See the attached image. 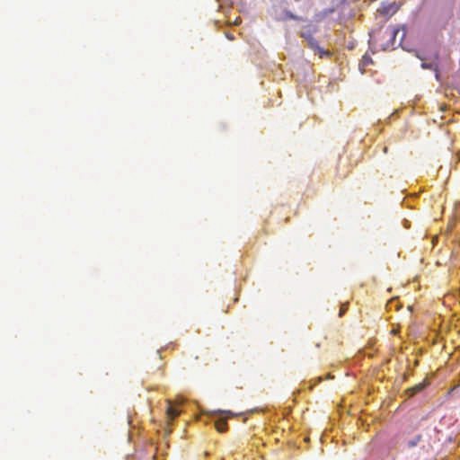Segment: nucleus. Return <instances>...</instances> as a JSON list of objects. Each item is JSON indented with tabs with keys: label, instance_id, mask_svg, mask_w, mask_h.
<instances>
[{
	"label": "nucleus",
	"instance_id": "8",
	"mask_svg": "<svg viewBox=\"0 0 460 460\" xmlns=\"http://www.w3.org/2000/svg\"><path fill=\"white\" fill-rule=\"evenodd\" d=\"M361 63L364 65V66H367L368 64L372 63V59L370 57L368 56H364L362 60H361Z\"/></svg>",
	"mask_w": 460,
	"mask_h": 460
},
{
	"label": "nucleus",
	"instance_id": "4",
	"mask_svg": "<svg viewBox=\"0 0 460 460\" xmlns=\"http://www.w3.org/2000/svg\"><path fill=\"white\" fill-rule=\"evenodd\" d=\"M215 427H216L217 431L225 432L226 430V429H227L226 420L225 418H219L215 422Z\"/></svg>",
	"mask_w": 460,
	"mask_h": 460
},
{
	"label": "nucleus",
	"instance_id": "6",
	"mask_svg": "<svg viewBox=\"0 0 460 460\" xmlns=\"http://www.w3.org/2000/svg\"><path fill=\"white\" fill-rule=\"evenodd\" d=\"M284 19H292V20H296V21H303V18L302 17H299L297 15H295L293 14L291 12L289 11H286L285 12V18Z\"/></svg>",
	"mask_w": 460,
	"mask_h": 460
},
{
	"label": "nucleus",
	"instance_id": "2",
	"mask_svg": "<svg viewBox=\"0 0 460 460\" xmlns=\"http://www.w3.org/2000/svg\"><path fill=\"white\" fill-rule=\"evenodd\" d=\"M302 36L307 40V41L312 49H319L320 57H323V54L328 55L327 52H324L320 49V47L318 46V42L310 34L305 35V34L302 33Z\"/></svg>",
	"mask_w": 460,
	"mask_h": 460
},
{
	"label": "nucleus",
	"instance_id": "5",
	"mask_svg": "<svg viewBox=\"0 0 460 460\" xmlns=\"http://www.w3.org/2000/svg\"><path fill=\"white\" fill-rule=\"evenodd\" d=\"M398 33H399V29L395 28V27H388L385 31V34L386 36L390 37L394 41Z\"/></svg>",
	"mask_w": 460,
	"mask_h": 460
},
{
	"label": "nucleus",
	"instance_id": "9",
	"mask_svg": "<svg viewBox=\"0 0 460 460\" xmlns=\"http://www.w3.org/2000/svg\"><path fill=\"white\" fill-rule=\"evenodd\" d=\"M348 306L347 305H342L340 309V316H342L343 314L346 312Z\"/></svg>",
	"mask_w": 460,
	"mask_h": 460
},
{
	"label": "nucleus",
	"instance_id": "1",
	"mask_svg": "<svg viewBox=\"0 0 460 460\" xmlns=\"http://www.w3.org/2000/svg\"><path fill=\"white\" fill-rule=\"evenodd\" d=\"M165 411L168 422L173 420L180 414V411L171 401H167V407Z\"/></svg>",
	"mask_w": 460,
	"mask_h": 460
},
{
	"label": "nucleus",
	"instance_id": "7",
	"mask_svg": "<svg viewBox=\"0 0 460 460\" xmlns=\"http://www.w3.org/2000/svg\"><path fill=\"white\" fill-rule=\"evenodd\" d=\"M420 440V436L417 437V438H416L415 439H413V440H410V441L408 442V446H409L410 447H415V446L418 444V442H419Z\"/></svg>",
	"mask_w": 460,
	"mask_h": 460
},
{
	"label": "nucleus",
	"instance_id": "3",
	"mask_svg": "<svg viewBox=\"0 0 460 460\" xmlns=\"http://www.w3.org/2000/svg\"><path fill=\"white\" fill-rule=\"evenodd\" d=\"M426 383L422 382V383H420L411 388H409L407 390V393L409 394V396H413L414 394H416L417 393L422 391L425 387H426Z\"/></svg>",
	"mask_w": 460,
	"mask_h": 460
}]
</instances>
